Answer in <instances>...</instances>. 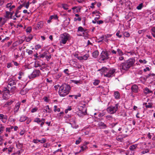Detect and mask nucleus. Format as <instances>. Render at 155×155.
Masks as SVG:
<instances>
[{"label": "nucleus", "instance_id": "obj_20", "mask_svg": "<svg viewBox=\"0 0 155 155\" xmlns=\"http://www.w3.org/2000/svg\"><path fill=\"white\" fill-rule=\"evenodd\" d=\"M145 105V107L147 108H152V104L150 103H148V104L147 103H145L144 104Z\"/></svg>", "mask_w": 155, "mask_h": 155}, {"label": "nucleus", "instance_id": "obj_1", "mask_svg": "<svg viewBox=\"0 0 155 155\" xmlns=\"http://www.w3.org/2000/svg\"><path fill=\"white\" fill-rule=\"evenodd\" d=\"M135 62V60L133 58H130L125 62L121 63L119 66L120 70L126 71L132 66Z\"/></svg>", "mask_w": 155, "mask_h": 155}, {"label": "nucleus", "instance_id": "obj_30", "mask_svg": "<svg viewBox=\"0 0 155 155\" xmlns=\"http://www.w3.org/2000/svg\"><path fill=\"white\" fill-rule=\"evenodd\" d=\"M27 92V91L24 88L20 91V94L22 95L25 94Z\"/></svg>", "mask_w": 155, "mask_h": 155}, {"label": "nucleus", "instance_id": "obj_44", "mask_svg": "<svg viewBox=\"0 0 155 155\" xmlns=\"http://www.w3.org/2000/svg\"><path fill=\"white\" fill-rule=\"evenodd\" d=\"M120 33V31H118L116 33V35L119 38H121L122 37V35H120L119 34Z\"/></svg>", "mask_w": 155, "mask_h": 155}, {"label": "nucleus", "instance_id": "obj_34", "mask_svg": "<svg viewBox=\"0 0 155 155\" xmlns=\"http://www.w3.org/2000/svg\"><path fill=\"white\" fill-rule=\"evenodd\" d=\"M83 59L84 60H87L88 58L89 57V55L88 54H87L84 55V56H82Z\"/></svg>", "mask_w": 155, "mask_h": 155}, {"label": "nucleus", "instance_id": "obj_53", "mask_svg": "<svg viewBox=\"0 0 155 155\" xmlns=\"http://www.w3.org/2000/svg\"><path fill=\"white\" fill-rule=\"evenodd\" d=\"M61 76V73H59L55 76L56 78L57 79L59 78Z\"/></svg>", "mask_w": 155, "mask_h": 155}, {"label": "nucleus", "instance_id": "obj_64", "mask_svg": "<svg viewBox=\"0 0 155 155\" xmlns=\"http://www.w3.org/2000/svg\"><path fill=\"white\" fill-rule=\"evenodd\" d=\"M15 16L17 18L20 17L21 16L20 15H18L16 13H15Z\"/></svg>", "mask_w": 155, "mask_h": 155}, {"label": "nucleus", "instance_id": "obj_38", "mask_svg": "<svg viewBox=\"0 0 155 155\" xmlns=\"http://www.w3.org/2000/svg\"><path fill=\"white\" fill-rule=\"evenodd\" d=\"M10 13L9 11H6V14H5V17L8 19L9 18H10Z\"/></svg>", "mask_w": 155, "mask_h": 155}, {"label": "nucleus", "instance_id": "obj_25", "mask_svg": "<svg viewBox=\"0 0 155 155\" xmlns=\"http://www.w3.org/2000/svg\"><path fill=\"white\" fill-rule=\"evenodd\" d=\"M117 54L119 56L123 55L124 54L123 52L119 48L117 49Z\"/></svg>", "mask_w": 155, "mask_h": 155}, {"label": "nucleus", "instance_id": "obj_14", "mask_svg": "<svg viewBox=\"0 0 155 155\" xmlns=\"http://www.w3.org/2000/svg\"><path fill=\"white\" fill-rule=\"evenodd\" d=\"M43 23L41 21L38 23L36 26V29L41 28L43 26Z\"/></svg>", "mask_w": 155, "mask_h": 155}, {"label": "nucleus", "instance_id": "obj_62", "mask_svg": "<svg viewBox=\"0 0 155 155\" xmlns=\"http://www.w3.org/2000/svg\"><path fill=\"white\" fill-rule=\"evenodd\" d=\"M35 121L38 123H39L41 122V120L39 118H37L35 120Z\"/></svg>", "mask_w": 155, "mask_h": 155}, {"label": "nucleus", "instance_id": "obj_19", "mask_svg": "<svg viewBox=\"0 0 155 155\" xmlns=\"http://www.w3.org/2000/svg\"><path fill=\"white\" fill-rule=\"evenodd\" d=\"M33 36L32 35L30 34L27 38L25 40V41L26 42H28L31 40L33 39Z\"/></svg>", "mask_w": 155, "mask_h": 155}, {"label": "nucleus", "instance_id": "obj_61", "mask_svg": "<svg viewBox=\"0 0 155 155\" xmlns=\"http://www.w3.org/2000/svg\"><path fill=\"white\" fill-rule=\"evenodd\" d=\"M6 131L7 132H10L11 131V130L9 127H7L6 129Z\"/></svg>", "mask_w": 155, "mask_h": 155}, {"label": "nucleus", "instance_id": "obj_15", "mask_svg": "<svg viewBox=\"0 0 155 155\" xmlns=\"http://www.w3.org/2000/svg\"><path fill=\"white\" fill-rule=\"evenodd\" d=\"M114 96L116 99H120V96L119 92L118 91L115 92L114 93Z\"/></svg>", "mask_w": 155, "mask_h": 155}, {"label": "nucleus", "instance_id": "obj_13", "mask_svg": "<svg viewBox=\"0 0 155 155\" xmlns=\"http://www.w3.org/2000/svg\"><path fill=\"white\" fill-rule=\"evenodd\" d=\"M20 102H18L16 104L15 107L14 109V112L15 113H17L20 107Z\"/></svg>", "mask_w": 155, "mask_h": 155}, {"label": "nucleus", "instance_id": "obj_54", "mask_svg": "<svg viewBox=\"0 0 155 155\" xmlns=\"http://www.w3.org/2000/svg\"><path fill=\"white\" fill-rule=\"evenodd\" d=\"M124 35L126 37H128L129 36V34L127 32H125L124 33Z\"/></svg>", "mask_w": 155, "mask_h": 155}, {"label": "nucleus", "instance_id": "obj_41", "mask_svg": "<svg viewBox=\"0 0 155 155\" xmlns=\"http://www.w3.org/2000/svg\"><path fill=\"white\" fill-rule=\"evenodd\" d=\"M5 129V127L2 126L0 127V134H1L3 132Z\"/></svg>", "mask_w": 155, "mask_h": 155}, {"label": "nucleus", "instance_id": "obj_40", "mask_svg": "<svg viewBox=\"0 0 155 155\" xmlns=\"http://www.w3.org/2000/svg\"><path fill=\"white\" fill-rule=\"evenodd\" d=\"M26 52L28 53L29 55L33 53V51L29 49H27Z\"/></svg>", "mask_w": 155, "mask_h": 155}, {"label": "nucleus", "instance_id": "obj_46", "mask_svg": "<svg viewBox=\"0 0 155 155\" xmlns=\"http://www.w3.org/2000/svg\"><path fill=\"white\" fill-rule=\"evenodd\" d=\"M120 57H119L118 60L120 61H123L124 60V58L123 55L119 56Z\"/></svg>", "mask_w": 155, "mask_h": 155}, {"label": "nucleus", "instance_id": "obj_51", "mask_svg": "<svg viewBox=\"0 0 155 155\" xmlns=\"http://www.w3.org/2000/svg\"><path fill=\"white\" fill-rule=\"evenodd\" d=\"M48 109V105L46 106L45 107L44 109V111H43L44 112H47V110Z\"/></svg>", "mask_w": 155, "mask_h": 155}, {"label": "nucleus", "instance_id": "obj_23", "mask_svg": "<svg viewBox=\"0 0 155 155\" xmlns=\"http://www.w3.org/2000/svg\"><path fill=\"white\" fill-rule=\"evenodd\" d=\"M74 13L78 12L80 11V9L79 8H77L76 7H74L72 8Z\"/></svg>", "mask_w": 155, "mask_h": 155}, {"label": "nucleus", "instance_id": "obj_7", "mask_svg": "<svg viewBox=\"0 0 155 155\" xmlns=\"http://www.w3.org/2000/svg\"><path fill=\"white\" fill-rule=\"evenodd\" d=\"M40 73V71L38 70L34 71L32 74L29 76L30 78H34L38 76Z\"/></svg>", "mask_w": 155, "mask_h": 155}, {"label": "nucleus", "instance_id": "obj_17", "mask_svg": "<svg viewBox=\"0 0 155 155\" xmlns=\"http://www.w3.org/2000/svg\"><path fill=\"white\" fill-rule=\"evenodd\" d=\"M58 17L56 15H54L51 16L49 18V22L51 21V20L52 19L56 20L57 19Z\"/></svg>", "mask_w": 155, "mask_h": 155}, {"label": "nucleus", "instance_id": "obj_48", "mask_svg": "<svg viewBox=\"0 0 155 155\" xmlns=\"http://www.w3.org/2000/svg\"><path fill=\"white\" fill-rule=\"evenodd\" d=\"M10 13V18H12V15L14 13V12L12 11L11 12V11H9Z\"/></svg>", "mask_w": 155, "mask_h": 155}, {"label": "nucleus", "instance_id": "obj_3", "mask_svg": "<svg viewBox=\"0 0 155 155\" xmlns=\"http://www.w3.org/2000/svg\"><path fill=\"white\" fill-rule=\"evenodd\" d=\"M70 39V35L67 33L61 34L59 37L60 44L61 45L65 44Z\"/></svg>", "mask_w": 155, "mask_h": 155}, {"label": "nucleus", "instance_id": "obj_55", "mask_svg": "<svg viewBox=\"0 0 155 155\" xmlns=\"http://www.w3.org/2000/svg\"><path fill=\"white\" fill-rule=\"evenodd\" d=\"M155 76V74H148L147 76V78H148L151 76Z\"/></svg>", "mask_w": 155, "mask_h": 155}, {"label": "nucleus", "instance_id": "obj_10", "mask_svg": "<svg viewBox=\"0 0 155 155\" xmlns=\"http://www.w3.org/2000/svg\"><path fill=\"white\" fill-rule=\"evenodd\" d=\"M8 82L7 87L9 89L10 88V87L14 86V85H15L16 84V81L12 79H9L8 81Z\"/></svg>", "mask_w": 155, "mask_h": 155}, {"label": "nucleus", "instance_id": "obj_28", "mask_svg": "<svg viewBox=\"0 0 155 155\" xmlns=\"http://www.w3.org/2000/svg\"><path fill=\"white\" fill-rule=\"evenodd\" d=\"M152 31V35L155 38V27H153L151 29Z\"/></svg>", "mask_w": 155, "mask_h": 155}, {"label": "nucleus", "instance_id": "obj_11", "mask_svg": "<svg viewBox=\"0 0 155 155\" xmlns=\"http://www.w3.org/2000/svg\"><path fill=\"white\" fill-rule=\"evenodd\" d=\"M86 30L83 32L82 34H78V36H82L84 37L85 39H87L88 38L89 34L87 31H86Z\"/></svg>", "mask_w": 155, "mask_h": 155}, {"label": "nucleus", "instance_id": "obj_27", "mask_svg": "<svg viewBox=\"0 0 155 155\" xmlns=\"http://www.w3.org/2000/svg\"><path fill=\"white\" fill-rule=\"evenodd\" d=\"M99 71H101L104 73H104L105 72H106L107 71V68L105 67H103Z\"/></svg>", "mask_w": 155, "mask_h": 155}, {"label": "nucleus", "instance_id": "obj_2", "mask_svg": "<svg viewBox=\"0 0 155 155\" xmlns=\"http://www.w3.org/2000/svg\"><path fill=\"white\" fill-rule=\"evenodd\" d=\"M71 87L70 85L64 84L60 87L58 93L61 96L64 97L69 93Z\"/></svg>", "mask_w": 155, "mask_h": 155}, {"label": "nucleus", "instance_id": "obj_37", "mask_svg": "<svg viewBox=\"0 0 155 155\" xmlns=\"http://www.w3.org/2000/svg\"><path fill=\"white\" fill-rule=\"evenodd\" d=\"M100 82V81L99 80H95L93 82V84L94 85H97Z\"/></svg>", "mask_w": 155, "mask_h": 155}, {"label": "nucleus", "instance_id": "obj_43", "mask_svg": "<svg viewBox=\"0 0 155 155\" xmlns=\"http://www.w3.org/2000/svg\"><path fill=\"white\" fill-rule=\"evenodd\" d=\"M44 101L46 102H48V98L47 97H44L42 99Z\"/></svg>", "mask_w": 155, "mask_h": 155}, {"label": "nucleus", "instance_id": "obj_4", "mask_svg": "<svg viewBox=\"0 0 155 155\" xmlns=\"http://www.w3.org/2000/svg\"><path fill=\"white\" fill-rule=\"evenodd\" d=\"M109 54L107 51H103L101 54V57L100 60L104 61L105 60L108 59L109 58Z\"/></svg>", "mask_w": 155, "mask_h": 155}, {"label": "nucleus", "instance_id": "obj_24", "mask_svg": "<svg viewBox=\"0 0 155 155\" xmlns=\"http://www.w3.org/2000/svg\"><path fill=\"white\" fill-rule=\"evenodd\" d=\"M99 55V52L97 51H95L92 53L93 56L95 58H97Z\"/></svg>", "mask_w": 155, "mask_h": 155}, {"label": "nucleus", "instance_id": "obj_49", "mask_svg": "<svg viewBox=\"0 0 155 155\" xmlns=\"http://www.w3.org/2000/svg\"><path fill=\"white\" fill-rule=\"evenodd\" d=\"M42 56H43V57H45V58H46L47 61H48V56L46 55V54H45V53H44L42 55Z\"/></svg>", "mask_w": 155, "mask_h": 155}, {"label": "nucleus", "instance_id": "obj_16", "mask_svg": "<svg viewBox=\"0 0 155 155\" xmlns=\"http://www.w3.org/2000/svg\"><path fill=\"white\" fill-rule=\"evenodd\" d=\"M98 125L101 127V128L104 129L106 127V125L102 122H100L98 123Z\"/></svg>", "mask_w": 155, "mask_h": 155}, {"label": "nucleus", "instance_id": "obj_63", "mask_svg": "<svg viewBox=\"0 0 155 155\" xmlns=\"http://www.w3.org/2000/svg\"><path fill=\"white\" fill-rule=\"evenodd\" d=\"M12 64L11 63H8L7 64V67L8 68H10L12 66Z\"/></svg>", "mask_w": 155, "mask_h": 155}, {"label": "nucleus", "instance_id": "obj_18", "mask_svg": "<svg viewBox=\"0 0 155 155\" xmlns=\"http://www.w3.org/2000/svg\"><path fill=\"white\" fill-rule=\"evenodd\" d=\"M16 87L15 86H13L10 87V91L11 93H12L13 94L15 92L16 89Z\"/></svg>", "mask_w": 155, "mask_h": 155}, {"label": "nucleus", "instance_id": "obj_52", "mask_svg": "<svg viewBox=\"0 0 155 155\" xmlns=\"http://www.w3.org/2000/svg\"><path fill=\"white\" fill-rule=\"evenodd\" d=\"M81 141V137H79L78 140H76L75 143L76 144H78L80 143Z\"/></svg>", "mask_w": 155, "mask_h": 155}, {"label": "nucleus", "instance_id": "obj_45", "mask_svg": "<svg viewBox=\"0 0 155 155\" xmlns=\"http://www.w3.org/2000/svg\"><path fill=\"white\" fill-rule=\"evenodd\" d=\"M38 109L37 107H35L31 110V111L32 113L35 112L38 110Z\"/></svg>", "mask_w": 155, "mask_h": 155}, {"label": "nucleus", "instance_id": "obj_47", "mask_svg": "<svg viewBox=\"0 0 155 155\" xmlns=\"http://www.w3.org/2000/svg\"><path fill=\"white\" fill-rule=\"evenodd\" d=\"M64 72L66 74L68 75H69V74L68 73V72H69V70H68V69H64Z\"/></svg>", "mask_w": 155, "mask_h": 155}, {"label": "nucleus", "instance_id": "obj_33", "mask_svg": "<svg viewBox=\"0 0 155 155\" xmlns=\"http://www.w3.org/2000/svg\"><path fill=\"white\" fill-rule=\"evenodd\" d=\"M54 107V111H57L58 112H59L60 111V108H58L57 106L55 105Z\"/></svg>", "mask_w": 155, "mask_h": 155}, {"label": "nucleus", "instance_id": "obj_59", "mask_svg": "<svg viewBox=\"0 0 155 155\" xmlns=\"http://www.w3.org/2000/svg\"><path fill=\"white\" fill-rule=\"evenodd\" d=\"M97 23L98 24H102L104 23V21L102 20H100L97 21Z\"/></svg>", "mask_w": 155, "mask_h": 155}, {"label": "nucleus", "instance_id": "obj_32", "mask_svg": "<svg viewBox=\"0 0 155 155\" xmlns=\"http://www.w3.org/2000/svg\"><path fill=\"white\" fill-rule=\"evenodd\" d=\"M137 147V144H135L133 145L132 146H131L130 147V150H133L135 149Z\"/></svg>", "mask_w": 155, "mask_h": 155}, {"label": "nucleus", "instance_id": "obj_36", "mask_svg": "<svg viewBox=\"0 0 155 155\" xmlns=\"http://www.w3.org/2000/svg\"><path fill=\"white\" fill-rule=\"evenodd\" d=\"M81 151H83L86 150L87 149V147L86 146L84 145V146L81 147Z\"/></svg>", "mask_w": 155, "mask_h": 155}, {"label": "nucleus", "instance_id": "obj_57", "mask_svg": "<svg viewBox=\"0 0 155 155\" xmlns=\"http://www.w3.org/2000/svg\"><path fill=\"white\" fill-rule=\"evenodd\" d=\"M111 36V35L110 34H107L105 35V38L107 39V38H109Z\"/></svg>", "mask_w": 155, "mask_h": 155}, {"label": "nucleus", "instance_id": "obj_39", "mask_svg": "<svg viewBox=\"0 0 155 155\" xmlns=\"http://www.w3.org/2000/svg\"><path fill=\"white\" fill-rule=\"evenodd\" d=\"M62 7L65 10H67L68 9V5L67 4L63 5Z\"/></svg>", "mask_w": 155, "mask_h": 155}, {"label": "nucleus", "instance_id": "obj_22", "mask_svg": "<svg viewBox=\"0 0 155 155\" xmlns=\"http://www.w3.org/2000/svg\"><path fill=\"white\" fill-rule=\"evenodd\" d=\"M86 29H84V28H83L81 26H80L78 27L77 30V32H78V34H79L80 32H81L83 33V32Z\"/></svg>", "mask_w": 155, "mask_h": 155}, {"label": "nucleus", "instance_id": "obj_35", "mask_svg": "<svg viewBox=\"0 0 155 155\" xmlns=\"http://www.w3.org/2000/svg\"><path fill=\"white\" fill-rule=\"evenodd\" d=\"M27 117H21L19 120L20 122H23L27 119Z\"/></svg>", "mask_w": 155, "mask_h": 155}, {"label": "nucleus", "instance_id": "obj_9", "mask_svg": "<svg viewBox=\"0 0 155 155\" xmlns=\"http://www.w3.org/2000/svg\"><path fill=\"white\" fill-rule=\"evenodd\" d=\"M12 3L13 2H10L7 3L6 5L7 10H9V11H12L15 7V5H12Z\"/></svg>", "mask_w": 155, "mask_h": 155}, {"label": "nucleus", "instance_id": "obj_6", "mask_svg": "<svg viewBox=\"0 0 155 155\" xmlns=\"http://www.w3.org/2000/svg\"><path fill=\"white\" fill-rule=\"evenodd\" d=\"M115 71L116 70L114 68H111L108 71L107 70V72L104 73V76L108 78L112 77Z\"/></svg>", "mask_w": 155, "mask_h": 155}, {"label": "nucleus", "instance_id": "obj_60", "mask_svg": "<svg viewBox=\"0 0 155 155\" xmlns=\"http://www.w3.org/2000/svg\"><path fill=\"white\" fill-rule=\"evenodd\" d=\"M33 142L35 143H37L39 142H40V140H35L34 139L33 140Z\"/></svg>", "mask_w": 155, "mask_h": 155}, {"label": "nucleus", "instance_id": "obj_31", "mask_svg": "<svg viewBox=\"0 0 155 155\" xmlns=\"http://www.w3.org/2000/svg\"><path fill=\"white\" fill-rule=\"evenodd\" d=\"M143 4L141 3L136 8L138 10H141L143 7Z\"/></svg>", "mask_w": 155, "mask_h": 155}, {"label": "nucleus", "instance_id": "obj_5", "mask_svg": "<svg viewBox=\"0 0 155 155\" xmlns=\"http://www.w3.org/2000/svg\"><path fill=\"white\" fill-rule=\"evenodd\" d=\"M118 104H115V106H110L107 109V112L110 114H113L114 113L117 111V109Z\"/></svg>", "mask_w": 155, "mask_h": 155}, {"label": "nucleus", "instance_id": "obj_56", "mask_svg": "<svg viewBox=\"0 0 155 155\" xmlns=\"http://www.w3.org/2000/svg\"><path fill=\"white\" fill-rule=\"evenodd\" d=\"M62 152V150H61V148H60V149H58L57 150H56V151H55L54 152V153H57L58 152Z\"/></svg>", "mask_w": 155, "mask_h": 155}, {"label": "nucleus", "instance_id": "obj_29", "mask_svg": "<svg viewBox=\"0 0 155 155\" xmlns=\"http://www.w3.org/2000/svg\"><path fill=\"white\" fill-rule=\"evenodd\" d=\"M144 93L146 94H147L148 93H151L152 92V91H150L149 89L147 88H146L144 90Z\"/></svg>", "mask_w": 155, "mask_h": 155}, {"label": "nucleus", "instance_id": "obj_58", "mask_svg": "<svg viewBox=\"0 0 155 155\" xmlns=\"http://www.w3.org/2000/svg\"><path fill=\"white\" fill-rule=\"evenodd\" d=\"M35 47L36 49H38L40 48H41V46L40 45H35Z\"/></svg>", "mask_w": 155, "mask_h": 155}, {"label": "nucleus", "instance_id": "obj_50", "mask_svg": "<svg viewBox=\"0 0 155 155\" xmlns=\"http://www.w3.org/2000/svg\"><path fill=\"white\" fill-rule=\"evenodd\" d=\"M75 65L76 66H74L78 68H80L81 67V65H80L78 64H75Z\"/></svg>", "mask_w": 155, "mask_h": 155}, {"label": "nucleus", "instance_id": "obj_42", "mask_svg": "<svg viewBox=\"0 0 155 155\" xmlns=\"http://www.w3.org/2000/svg\"><path fill=\"white\" fill-rule=\"evenodd\" d=\"M32 28L31 27L28 28L26 29V31L27 33H30L31 31Z\"/></svg>", "mask_w": 155, "mask_h": 155}, {"label": "nucleus", "instance_id": "obj_8", "mask_svg": "<svg viewBox=\"0 0 155 155\" xmlns=\"http://www.w3.org/2000/svg\"><path fill=\"white\" fill-rule=\"evenodd\" d=\"M40 69L42 70L43 71L46 72L45 73V74H48V66L47 64H43L41 66Z\"/></svg>", "mask_w": 155, "mask_h": 155}, {"label": "nucleus", "instance_id": "obj_26", "mask_svg": "<svg viewBox=\"0 0 155 155\" xmlns=\"http://www.w3.org/2000/svg\"><path fill=\"white\" fill-rule=\"evenodd\" d=\"M13 102V101L12 100H9L7 101L5 104V107L10 105H11Z\"/></svg>", "mask_w": 155, "mask_h": 155}, {"label": "nucleus", "instance_id": "obj_21", "mask_svg": "<svg viewBox=\"0 0 155 155\" xmlns=\"http://www.w3.org/2000/svg\"><path fill=\"white\" fill-rule=\"evenodd\" d=\"M84 110V112H82L81 110H79L78 113V115H80V116H81L85 115L86 113V110L85 109Z\"/></svg>", "mask_w": 155, "mask_h": 155}, {"label": "nucleus", "instance_id": "obj_12", "mask_svg": "<svg viewBox=\"0 0 155 155\" xmlns=\"http://www.w3.org/2000/svg\"><path fill=\"white\" fill-rule=\"evenodd\" d=\"M131 89L133 92L137 93L138 92V87L136 84H134L131 87Z\"/></svg>", "mask_w": 155, "mask_h": 155}]
</instances>
